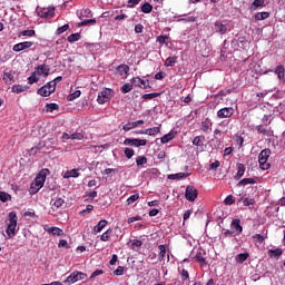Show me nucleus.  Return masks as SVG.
Wrapping results in <instances>:
<instances>
[{
  "mask_svg": "<svg viewBox=\"0 0 285 285\" xmlns=\"http://www.w3.org/2000/svg\"><path fill=\"white\" fill-rule=\"evenodd\" d=\"M78 97H81V91L77 90L68 96V101H75V99H78Z\"/></svg>",
  "mask_w": 285,
  "mask_h": 285,
  "instance_id": "obj_45",
  "label": "nucleus"
},
{
  "mask_svg": "<svg viewBox=\"0 0 285 285\" xmlns=\"http://www.w3.org/2000/svg\"><path fill=\"white\" fill-rule=\"evenodd\" d=\"M175 139V134L173 131L166 134L160 138L161 144H168V141H173Z\"/></svg>",
  "mask_w": 285,
  "mask_h": 285,
  "instance_id": "obj_26",
  "label": "nucleus"
},
{
  "mask_svg": "<svg viewBox=\"0 0 285 285\" xmlns=\"http://www.w3.org/2000/svg\"><path fill=\"white\" fill-rule=\"evenodd\" d=\"M108 226V220L101 219L95 227L94 233H101Z\"/></svg>",
  "mask_w": 285,
  "mask_h": 285,
  "instance_id": "obj_19",
  "label": "nucleus"
},
{
  "mask_svg": "<svg viewBox=\"0 0 285 285\" xmlns=\"http://www.w3.org/2000/svg\"><path fill=\"white\" fill-rule=\"evenodd\" d=\"M215 32H218V35H226L228 32V27L226 24H223L222 21H216L214 24Z\"/></svg>",
  "mask_w": 285,
  "mask_h": 285,
  "instance_id": "obj_13",
  "label": "nucleus"
},
{
  "mask_svg": "<svg viewBox=\"0 0 285 285\" xmlns=\"http://www.w3.org/2000/svg\"><path fill=\"white\" fill-rule=\"evenodd\" d=\"M144 245V243L139 239H134L132 243H131V248L134 250H137L139 248H141V246Z\"/></svg>",
  "mask_w": 285,
  "mask_h": 285,
  "instance_id": "obj_46",
  "label": "nucleus"
},
{
  "mask_svg": "<svg viewBox=\"0 0 285 285\" xmlns=\"http://www.w3.org/2000/svg\"><path fill=\"white\" fill-rule=\"evenodd\" d=\"M8 218L6 233L12 239L17 235V213L10 212Z\"/></svg>",
  "mask_w": 285,
  "mask_h": 285,
  "instance_id": "obj_1",
  "label": "nucleus"
},
{
  "mask_svg": "<svg viewBox=\"0 0 285 285\" xmlns=\"http://www.w3.org/2000/svg\"><path fill=\"white\" fill-rule=\"evenodd\" d=\"M230 228H233V230H236V233L238 235L242 233V230H244V228L240 225V220L239 219H234L232 222Z\"/></svg>",
  "mask_w": 285,
  "mask_h": 285,
  "instance_id": "obj_20",
  "label": "nucleus"
},
{
  "mask_svg": "<svg viewBox=\"0 0 285 285\" xmlns=\"http://www.w3.org/2000/svg\"><path fill=\"white\" fill-rule=\"evenodd\" d=\"M141 32H144V24L138 23L135 26V33L136 35H141Z\"/></svg>",
  "mask_w": 285,
  "mask_h": 285,
  "instance_id": "obj_57",
  "label": "nucleus"
},
{
  "mask_svg": "<svg viewBox=\"0 0 285 285\" xmlns=\"http://www.w3.org/2000/svg\"><path fill=\"white\" fill-rule=\"evenodd\" d=\"M167 39H168V36H158L157 37L158 43H161V45L166 43Z\"/></svg>",
  "mask_w": 285,
  "mask_h": 285,
  "instance_id": "obj_62",
  "label": "nucleus"
},
{
  "mask_svg": "<svg viewBox=\"0 0 285 285\" xmlns=\"http://www.w3.org/2000/svg\"><path fill=\"white\" fill-rule=\"evenodd\" d=\"M36 32L35 30H23L19 33V37H35Z\"/></svg>",
  "mask_w": 285,
  "mask_h": 285,
  "instance_id": "obj_47",
  "label": "nucleus"
},
{
  "mask_svg": "<svg viewBox=\"0 0 285 285\" xmlns=\"http://www.w3.org/2000/svg\"><path fill=\"white\" fill-rule=\"evenodd\" d=\"M111 97H112V90L105 89L98 94L97 101L98 104H106L107 101H110Z\"/></svg>",
  "mask_w": 285,
  "mask_h": 285,
  "instance_id": "obj_8",
  "label": "nucleus"
},
{
  "mask_svg": "<svg viewBox=\"0 0 285 285\" xmlns=\"http://www.w3.org/2000/svg\"><path fill=\"white\" fill-rule=\"evenodd\" d=\"M114 275H124V266H118L116 271H114Z\"/></svg>",
  "mask_w": 285,
  "mask_h": 285,
  "instance_id": "obj_63",
  "label": "nucleus"
},
{
  "mask_svg": "<svg viewBox=\"0 0 285 285\" xmlns=\"http://www.w3.org/2000/svg\"><path fill=\"white\" fill-rule=\"evenodd\" d=\"M136 164H137L138 168H141V167L146 166V164H148V158L146 156H138L136 158Z\"/></svg>",
  "mask_w": 285,
  "mask_h": 285,
  "instance_id": "obj_24",
  "label": "nucleus"
},
{
  "mask_svg": "<svg viewBox=\"0 0 285 285\" xmlns=\"http://www.w3.org/2000/svg\"><path fill=\"white\" fill-rule=\"evenodd\" d=\"M70 28L69 24H65L62 27H59L56 31V35H63V32H66L68 29Z\"/></svg>",
  "mask_w": 285,
  "mask_h": 285,
  "instance_id": "obj_53",
  "label": "nucleus"
},
{
  "mask_svg": "<svg viewBox=\"0 0 285 285\" xmlns=\"http://www.w3.org/2000/svg\"><path fill=\"white\" fill-rule=\"evenodd\" d=\"M204 139H206V137L196 136L193 140L194 146H204Z\"/></svg>",
  "mask_w": 285,
  "mask_h": 285,
  "instance_id": "obj_38",
  "label": "nucleus"
},
{
  "mask_svg": "<svg viewBox=\"0 0 285 285\" xmlns=\"http://www.w3.org/2000/svg\"><path fill=\"white\" fill-rule=\"evenodd\" d=\"M99 275H104V269H96V271L91 274L90 278L92 279V278H95V277H99Z\"/></svg>",
  "mask_w": 285,
  "mask_h": 285,
  "instance_id": "obj_60",
  "label": "nucleus"
},
{
  "mask_svg": "<svg viewBox=\"0 0 285 285\" xmlns=\"http://www.w3.org/2000/svg\"><path fill=\"white\" fill-rule=\"evenodd\" d=\"M35 46V42L31 41H24V42H19L13 46L12 50L13 52H21L23 50H28Z\"/></svg>",
  "mask_w": 285,
  "mask_h": 285,
  "instance_id": "obj_10",
  "label": "nucleus"
},
{
  "mask_svg": "<svg viewBox=\"0 0 285 285\" xmlns=\"http://www.w3.org/2000/svg\"><path fill=\"white\" fill-rule=\"evenodd\" d=\"M137 126H144V120H137L134 122H128L124 125L122 129L128 132V130H132V128H137Z\"/></svg>",
  "mask_w": 285,
  "mask_h": 285,
  "instance_id": "obj_15",
  "label": "nucleus"
},
{
  "mask_svg": "<svg viewBox=\"0 0 285 285\" xmlns=\"http://www.w3.org/2000/svg\"><path fill=\"white\" fill-rule=\"evenodd\" d=\"M219 166H222V163H219V160H216L215 163H212L209 165L210 170H217V168H219Z\"/></svg>",
  "mask_w": 285,
  "mask_h": 285,
  "instance_id": "obj_58",
  "label": "nucleus"
},
{
  "mask_svg": "<svg viewBox=\"0 0 285 285\" xmlns=\"http://www.w3.org/2000/svg\"><path fill=\"white\" fill-rule=\"evenodd\" d=\"M38 17L42 19H52L55 17V7L37 9Z\"/></svg>",
  "mask_w": 285,
  "mask_h": 285,
  "instance_id": "obj_7",
  "label": "nucleus"
},
{
  "mask_svg": "<svg viewBox=\"0 0 285 285\" xmlns=\"http://www.w3.org/2000/svg\"><path fill=\"white\" fill-rule=\"evenodd\" d=\"M243 204H244V206H253V204H255V199H253V198H245L243 200Z\"/></svg>",
  "mask_w": 285,
  "mask_h": 285,
  "instance_id": "obj_59",
  "label": "nucleus"
},
{
  "mask_svg": "<svg viewBox=\"0 0 285 285\" xmlns=\"http://www.w3.org/2000/svg\"><path fill=\"white\" fill-rule=\"evenodd\" d=\"M90 23L91 24L97 23V20L96 19L83 20L78 23V27L81 28V26H90Z\"/></svg>",
  "mask_w": 285,
  "mask_h": 285,
  "instance_id": "obj_51",
  "label": "nucleus"
},
{
  "mask_svg": "<svg viewBox=\"0 0 285 285\" xmlns=\"http://www.w3.org/2000/svg\"><path fill=\"white\" fill-rule=\"evenodd\" d=\"M43 184H46V176L40 175L38 176L35 181L31 183V193L35 195L36 193H39L41 188H43Z\"/></svg>",
  "mask_w": 285,
  "mask_h": 285,
  "instance_id": "obj_5",
  "label": "nucleus"
},
{
  "mask_svg": "<svg viewBox=\"0 0 285 285\" xmlns=\"http://www.w3.org/2000/svg\"><path fill=\"white\" fill-rule=\"evenodd\" d=\"M56 90L57 87H55V82L53 85L52 82H47L45 86L38 89V95H40V97H50Z\"/></svg>",
  "mask_w": 285,
  "mask_h": 285,
  "instance_id": "obj_4",
  "label": "nucleus"
},
{
  "mask_svg": "<svg viewBox=\"0 0 285 285\" xmlns=\"http://www.w3.org/2000/svg\"><path fill=\"white\" fill-rule=\"evenodd\" d=\"M45 230L47 233H49L50 235H55V236H58V237H61V235H63V229H61L59 227L45 228Z\"/></svg>",
  "mask_w": 285,
  "mask_h": 285,
  "instance_id": "obj_17",
  "label": "nucleus"
},
{
  "mask_svg": "<svg viewBox=\"0 0 285 285\" xmlns=\"http://www.w3.org/2000/svg\"><path fill=\"white\" fill-rule=\"evenodd\" d=\"M159 248V255H158V259L159 262H164V258L166 257V245H160L158 246Z\"/></svg>",
  "mask_w": 285,
  "mask_h": 285,
  "instance_id": "obj_33",
  "label": "nucleus"
},
{
  "mask_svg": "<svg viewBox=\"0 0 285 285\" xmlns=\"http://www.w3.org/2000/svg\"><path fill=\"white\" fill-rule=\"evenodd\" d=\"M108 233H112V230H111V229H107V230L100 236L101 242H108V239H110V236L108 235Z\"/></svg>",
  "mask_w": 285,
  "mask_h": 285,
  "instance_id": "obj_55",
  "label": "nucleus"
},
{
  "mask_svg": "<svg viewBox=\"0 0 285 285\" xmlns=\"http://www.w3.org/2000/svg\"><path fill=\"white\" fill-rule=\"evenodd\" d=\"M137 199H139V194L131 195V196L127 199V204L130 206V204H135V202H137Z\"/></svg>",
  "mask_w": 285,
  "mask_h": 285,
  "instance_id": "obj_52",
  "label": "nucleus"
},
{
  "mask_svg": "<svg viewBox=\"0 0 285 285\" xmlns=\"http://www.w3.org/2000/svg\"><path fill=\"white\" fill-rule=\"evenodd\" d=\"M37 70L38 75H43V77H48L50 75V66L48 65H39Z\"/></svg>",
  "mask_w": 285,
  "mask_h": 285,
  "instance_id": "obj_16",
  "label": "nucleus"
},
{
  "mask_svg": "<svg viewBox=\"0 0 285 285\" xmlns=\"http://www.w3.org/2000/svg\"><path fill=\"white\" fill-rule=\"evenodd\" d=\"M159 132H160L159 127L148 128V129H145L144 131H140V134L149 135L150 137H155V135H159Z\"/></svg>",
  "mask_w": 285,
  "mask_h": 285,
  "instance_id": "obj_18",
  "label": "nucleus"
},
{
  "mask_svg": "<svg viewBox=\"0 0 285 285\" xmlns=\"http://www.w3.org/2000/svg\"><path fill=\"white\" fill-rule=\"evenodd\" d=\"M268 17H271V13L264 11V12H257L254 16V19H255V21H264L265 19H268Z\"/></svg>",
  "mask_w": 285,
  "mask_h": 285,
  "instance_id": "obj_21",
  "label": "nucleus"
},
{
  "mask_svg": "<svg viewBox=\"0 0 285 285\" xmlns=\"http://www.w3.org/2000/svg\"><path fill=\"white\" fill-rule=\"evenodd\" d=\"M65 200L62 198H52L51 199V206H55L56 208H61V206H63Z\"/></svg>",
  "mask_w": 285,
  "mask_h": 285,
  "instance_id": "obj_31",
  "label": "nucleus"
},
{
  "mask_svg": "<svg viewBox=\"0 0 285 285\" xmlns=\"http://www.w3.org/2000/svg\"><path fill=\"white\" fill-rule=\"evenodd\" d=\"M188 177V175L184 174V173H178V174H170L168 176V179H184Z\"/></svg>",
  "mask_w": 285,
  "mask_h": 285,
  "instance_id": "obj_39",
  "label": "nucleus"
},
{
  "mask_svg": "<svg viewBox=\"0 0 285 285\" xmlns=\"http://www.w3.org/2000/svg\"><path fill=\"white\" fill-rule=\"evenodd\" d=\"M28 81L30 83V86H32V83H37V81H39V78L37 77V73L33 72L29 78Z\"/></svg>",
  "mask_w": 285,
  "mask_h": 285,
  "instance_id": "obj_54",
  "label": "nucleus"
},
{
  "mask_svg": "<svg viewBox=\"0 0 285 285\" xmlns=\"http://www.w3.org/2000/svg\"><path fill=\"white\" fill-rule=\"evenodd\" d=\"M210 126H213V122L210 121V119L207 118L205 121L202 122L200 130H203V132H208V130H210Z\"/></svg>",
  "mask_w": 285,
  "mask_h": 285,
  "instance_id": "obj_28",
  "label": "nucleus"
},
{
  "mask_svg": "<svg viewBox=\"0 0 285 285\" xmlns=\"http://www.w3.org/2000/svg\"><path fill=\"white\" fill-rule=\"evenodd\" d=\"M284 66L279 65L277 66L276 70H275V75H277L278 79H284Z\"/></svg>",
  "mask_w": 285,
  "mask_h": 285,
  "instance_id": "obj_37",
  "label": "nucleus"
},
{
  "mask_svg": "<svg viewBox=\"0 0 285 285\" xmlns=\"http://www.w3.org/2000/svg\"><path fill=\"white\" fill-rule=\"evenodd\" d=\"M70 177H79V169L67 170L63 175V179H70Z\"/></svg>",
  "mask_w": 285,
  "mask_h": 285,
  "instance_id": "obj_22",
  "label": "nucleus"
},
{
  "mask_svg": "<svg viewBox=\"0 0 285 285\" xmlns=\"http://www.w3.org/2000/svg\"><path fill=\"white\" fill-rule=\"evenodd\" d=\"M141 12H144L145 14H150V12H153V6L148 2H145L141 6Z\"/></svg>",
  "mask_w": 285,
  "mask_h": 285,
  "instance_id": "obj_32",
  "label": "nucleus"
},
{
  "mask_svg": "<svg viewBox=\"0 0 285 285\" xmlns=\"http://www.w3.org/2000/svg\"><path fill=\"white\" fill-rule=\"evenodd\" d=\"M9 199H11L10 194L6 193V191H0V202H9Z\"/></svg>",
  "mask_w": 285,
  "mask_h": 285,
  "instance_id": "obj_50",
  "label": "nucleus"
},
{
  "mask_svg": "<svg viewBox=\"0 0 285 285\" xmlns=\"http://www.w3.org/2000/svg\"><path fill=\"white\" fill-rule=\"evenodd\" d=\"M196 262H198V264H200V266H206V258H204V256H202V253L197 254L195 256Z\"/></svg>",
  "mask_w": 285,
  "mask_h": 285,
  "instance_id": "obj_49",
  "label": "nucleus"
},
{
  "mask_svg": "<svg viewBox=\"0 0 285 285\" xmlns=\"http://www.w3.org/2000/svg\"><path fill=\"white\" fill-rule=\"evenodd\" d=\"M248 257H249L248 253H243V254L236 255L235 259H236L237 264H244V262H246V259H248Z\"/></svg>",
  "mask_w": 285,
  "mask_h": 285,
  "instance_id": "obj_27",
  "label": "nucleus"
},
{
  "mask_svg": "<svg viewBox=\"0 0 285 285\" xmlns=\"http://www.w3.org/2000/svg\"><path fill=\"white\" fill-rule=\"evenodd\" d=\"M125 157H127V159H132V157H135V149L126 147Z\"/></svg>",
  "mask_w": 285,
  "mask_h": 285,
  "instance_id": "obj_43",
  "label": "nucleus"
},
{
  "mask_svg": "<svg viewBox=\"0 0 285 285\" xmlns=\"http://www.w3.org/2000/svg\"><path fill=\"white\" fill-rule=\"evenodd\" d=\"M225 204H226V206H233V204H235V199L233 198V195H228L225 198Z\"/></svg>",
  "mask_w": 285,
  "mask_h": 285,
  "instance_id": "obj_56",
  "label": "nucleus"
},
{
  "mask_svg": "<svg viewBox=\"0 0 285 285\" xmlns=\"http://www.w3.org/2000/svg\"><path fill=\"white\" fill-rule=\"evenodd\" d=\"M28 90V87L21 86V85H16L12 87V92H16V95H19L21 92H26Z\"/></svg>",
  "mask_w": 285,
  "mask_h": 285,
  "instance_id": "obj_30",
  "label": "nucleus"
},
{
  "mask_svg": "<svg viewBox=\"0 0 285 285\" xmlns=\"http://www.w3.org/2000/svg\"><path fill=\"white\" fill-rule=\"evenodd\" d=\"M197 195H198L197 188L190 185L186 187L185 197L187 202H195L197 199Z\"/></svg>",
  "mask_w": 285,
  "mask_h": 285,
  "instance_id": "obj_9",
  "label": "nucleus"
},
{
  "mask_svg": "<svg viewBox=\"0 0 285 285\" xmlns=\"http://www.w3.org/2000/svg\"><path fill=\"white\" fill-rule=\"evenodd\" d=\"M271 157V149H263L258 156V164L262 170H268L271 164H268V158Z\"/></svg>",
  "mask_w": 285,
  "mask_h": 285,
  "instance_id": "obj_2",
  "label": "nucleus"
},
{
  "mask_svg": "<svg viewBox=\"0 0 285 285\" xmlns=\"http://www.w3.org/2000/svg\"><path fill=\"white\" fill-rule=\"evenodd\" d=\"M190 277V275L188 274V271L183 269L181 271V278L184 282H186V279H188Z\"/></svg>",
  "mask_w": 285,
  "mask_h": 285,
  "instance_id": "obj_64",
  "label": "nucleus"
},
{
  "mask_svg": "<svg viewBox=\"0 0 285 285\" xmlns=\"http://www.w3.org/2000/svg\"><path fill=\"white\" fill-rule=\"evenodd\" d=\"M130 70V67L128 65H120L118 67V72L124 77V75H128V71Z\"/></svg>",
  "mask_w": 285,
  "mask_h": 285,
  "instance_id": "obj_40",
  "label": "nucleus"
},
{
  "mask_svg": "<svg viewBox=\"0 0 285 285\" xmlns=\"http://www.w3.org/2000/svg\"><path fill=\"white\" fill-rule=\"evenodd\" d=\"M246 173V167L244 166V164L238 163L237 164V173L234 176V179L239 180L244 177V174Z\"/></svg>",
  "mask_w": 285,
  "mask_h": 285,
  "instance_id": "obj_14",
  "label": "nucleus"
},
{
  "mask_svg": "<svg viewBox=\"0 0 285 285\" xmlns=\"http://www.w3.org/2000/svg\"><path fill=\"white\" fill-rule=\"evenodd\" d=\"M159 95H160V94H158V92L145 94V95H142V99H144L145 101H148V100H150V99H155L156 97H159Z\"/></svg>",
  "mask_w": 285,
  "mask_h": 285,
  "instance_id": "obj_44",
  "label": "nucleus"
},
{
  "mask_svg": "<svg viewBox=\"0 0 285 285\" xmlns=\"http://www.w3.org/2000/svg\"><path fill=\"white\" fill-rule=\"evenodd\" d=\"M248 184H257V180L255 178H244L238 181L237 186L240 188V186H248Z\"/></svg>",
  "mask_w": 285,
  "mask_h": 285,
  "instance_id": "obj_23",
  "label": "nucleus"
},
{
  "mask_svg": "<svg viewBox=\"0 0 285 285\" xmlns=\"http://www.w3.org/2000/svg\"><path fill=\"white\" fill-rule=\"evenodd\" d=\"M79 39H81V33H72L67 38V41L75 43V41H79Z\"/></svg>",
  "mask_w": 285,
  "mask_h": 285,
  "instance_id": "obj_35",
  "label": "nucleus"
},
{
  "mask_svg": "<svg viewBox=\"0 0 285 285\" xmlns=\"http://www.w3.org/2000/svg\"><path fill=\"white\" fill-rule=\"evenodd\" d=\"M234 114L235 109H233L232 107H225L217 111V117H219V119H226L228 117H233Z\"/></svg>",
  "mask_w": 285,
  "mask_h": 285,
  "instance_id": "obj_11",
  "label": "nucleus"
},
{
  "mask_svg": "<svg viewBox=\"0 0 285 285\" xmlns=\"http://www.w3.org/2000/svg\"><path fill=\"white\" fill-rule=\"evenodd\" d=\"M86 277H88V275L83 272H72L65 281V284H75L77 282H81V279H86Z\"/></svg>",
  "mask_w": 285,
  "mask_h": 285,
  "instance_id": "obj_3",
  "label": "nucleus"
},
{
  "mask_svg": "<svg viewBox=\"0 0 285 285\" xmlns=\"http://www.w3.org/2000/svg\"><path fill=\"white\" fill-rule=\"evenodd\" d=\"M264 0H254L252 3V10H257V8H264Z\"/></svg>",
  "mask_w": 285,
  "mask_h": 285,
  "instance_id": "obj_41",
  "label": "nucleus"
},
{
  "mask_svg": "<svg viewBox=\"0 0 285 285\" xmlns=\"http://www.w3.org/2000/svg\"><path fill=\"white\" fill-rule=\"evenodd\" d=\"M70 139L81 141V139H83V134L76 131L70 135Z\"/></svg>",
  "mask_w": 285,
  "mask_h": 285,
  "instance_id": "obj_48",
  "label": "nucleus"
},
{
  "mask_svg": "<svg viewBox=\"0 0 285 285\" xmlns=\"http://www.w3.org/2000/svg\"><path fill=\"white\" fill-rule=\"evenodd\" d=\"M148 140L139 139V138H126L124 140L125 146H134L135 148H139L141 146H147Z\"/></svg>",
  "mask_w": 285,
  "mask_h": 285,
  "instance_id": "obj_6",
  "label": "nucleus"
},
{
  "mask_svg": "<svg viewBox=\"0 0 285 285\" xmlns=\"http://www.w3.org/2000/svg\"><path fill=\"white\" fill-rule=\"evenodd\" d=\"M283 254H284V250H282V248H276V249H269L268 250V256L269 257H282Z\"/></svg>",
  "mask_w": 285,
  "mask_h": 285,
  "instance_id": "obj_25",
  "label": "nucleus"
},
{
  "mask_svg": "<svg viewBox=\"0 0 285 285\" xmlns=\"http://www.w3.org/2000/svg\"><path fill=\"white\" fill-rule=\"evenodd\" d=\"M175 63H177V56L168 57L165 61L166 68H171Z\"/></svg>",
  "mask_w": 285,
  "mask_h": 285,
  "instance_id": "obj_29",
  "label": "nucleus"
},
{
  "mask_svg": "<svg viewBox=\"0 0 285 285\" xmlns=\"http://www.w3.org/2000/svg\"><path fill=\"white\" fill-rule=\"evenodd\" d=\"M3 81H6V83H11L12 81H14V76L10 72H4Z\"/></svg>",
  "mask_w": 285,
  "mask_h": 285,
  "instance_id": "obj_42",
  "label": "nucleus"
},
{
  "mask_svg": "<svg viewBox=\"0 0 285 285\" xmlns=\"http://www.w3.org/2000/svg\"><path fill=\"white\" fill-rule=\"evenodd\" d=\"M82 17H92V11L90 9H83L81 11Z\"/></svg>",
  "mask_w": 285,
  "mask_h": 285,
  "instance_id": "obj_61",
  "label": "nucleus"
},
{
  "mask_svg": "<svg viewBox=\"0 0 285 285\" xmlns=\"http://www.w3.org/2000/svg\"><path fill=\"white\" fill-rule=\"evenodd\" d=\"M55 110H59V105L51 102L46 106V112H55Z\"/></svg>",
  "mask_w": 285,
  "mask_h": 285,
  "instance_id": "obj_36",
  "label": "nucleus"
},
{
  "mask_svg": "<svg viewBox=\"0 0 285 285\" xmlns=\"http://www.w3.org/2000/svg\"><path fill=\"white\" fill-rule=\"evenodd\" d=\"M131 83L138 88H144L145 90H146V88H150V85H147L148 80H144L139 77H134L131 79Z\"/></svg>",
  "mask_w": 285,
  "mask_h": 285,
  "instance_id": "obj_12",
  "label": "nucleus"
},
{
  "mask_svg": "<svg viewBox=\"0 0 285 285\" xmlns=\"http://www.w3.org/2000/svg\"><path fill=\"white\" fill-rule=\"evenodd\" d=\"M132 82H127L125 83L121 88H120V91L122 92V95H126L128 92H130V90H132Z\"/></svg>",
  "mask_w": 285,
  "mask_h": 285,
  "instance_id": "obj_34",
  "label": "nucleus"
}]
</instances>
